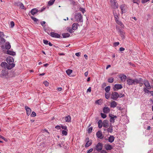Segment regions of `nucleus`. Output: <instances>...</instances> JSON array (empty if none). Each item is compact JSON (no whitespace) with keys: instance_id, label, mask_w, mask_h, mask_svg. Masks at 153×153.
Segmentation results:
<instances>
[{"instance_id":"obj_20","label":"nucleus","mask_w":153,"mask_h":153,"mask_svg":"<svg viewBox=\"0 0 153 153\" xmlns=\"http://www.w3.org/2000/svg\"><path fill=\"white\" fill-rule=\"evenodd\" d=\"M38 11V10L36 9V8H34L31 10L30 13L33 15H34Z\"/></svg>"},{"instance_id":"obj_34","label":"nucleus","mask_w":153,"mask_h":153,"mask_svg":"<svg viewBox=\"0 0 153 153\" xmlns=\"http://www.w3.org/2000/svg\"><path fill=\"white\" fill-rule=\"evenodd\" d=\"M72 70L71 69H68L66 71V73L68 75H70L72 72Z\"/></svg>"},{"instance_id":"obj_50","label":"nucleus","mask_w":153,"mask_h":153,"mask_svg":"<svg viewBox=\"0 0 153 153\" xmlns=\"http://www.w3.org/2000/svg\"><path fill=\"white\" fill-rule=\"evenodd\" d=\"M43 43L45 45H47L48 44V41L46 40H43Z\"/></svg>"},{"instance_id":"obj_15","label":"nucleus","mask_w":153,"mask_h":153,"mask_svg":"<svg viewBox=\"0 0 153 153\" xmlns=\"http://www.w3.org/2000/svg\"><path fill=\"white\" fill-rule=\"evenodd\" d=\"M15 66V64L14 63H12V64H7V68L8 70H10Z\"/></svg>"},{"instance_id":"obj_3","label":"nucleus","mask_w":153,"mask_h":153,"mask_svg":"<svg viewBox=\"0 0 153 153\" xmlns=\"http://www.w3.org/2000/svg\"><path fill=\"white\" fill-rule=\"evenodd\" d=\"M82 17L80 13H76L75 16V19L77 22H82Z\"/></svg>"},{"instance_id":"obj_9","label":"nucleus","mask_w":153,"mask_h":153,"mask_svg":"<svg viewBox=\"0 0 153 153\" xmlns=\"http://www.w3.org/2000/svg\"><path fill=\"white\" fill-rule=\"evenodd\" d=\"M143 83L147 89H151V86L147 80L144 81Z\"/></svg>"},{"instance_id":"obj_33","label":"nucleus","mask_w":153,"mask_h":153,"mask_svg":"<svg viewBox=\"0 0 153 153\" xmlns=\"http://www.w3.org/2000/svg\"><path fill=\"white\" fill-rule=\"evenodd\" d=\"M110 87L109 86H108L106 87L105 88V91L106 93H108L110 91Z\"/></svg>"},{"instance_id":"obj_47","label":"nucleus","mask_w":153,"mask_h":153,"mask_svg":"<svg viewBox=\"0 0 153 153\" xmlns=\"http://www.w3.org/2000/svg\"><path fill=\"white\" fill-rule=\"evenodd\" d=\"M92 129L93 128L92 127H90L89 128H88V133H90L91 132L92 130Z\"/></svg>"},{"instance_id":"obj_35","label":"nucleus","mask_w":153,"mask_h":153,"mask_svg":"<svg viewBox=\"0 0 153 153\" xmlns=\"http://www.w3.org/2000/svg\"><path fill=\"white\" fill-rule=\"evenodd\" d=\"M140 80L141 81L140 83H137V84H139L140 85V86L141 87V86H142V85L143 84V79H142L141 78H140L139 79H138V80Z\"/></svg>"},{"instance_id":"obj_19","label":"nucleus","mask_w":153,"mask_h":153,"mask_svg":"<svg viewBox=\"0 0 153 153\" xmlns=\"http://www.w3.org/2000/svg\"><path fill=\"white\" fill-rule=\"evenodd\" d=\"M114 138H115L113 136L110 135L108 138V142L110 143L113 142L114 140Z\"/></svg>"},{"instance_id":"obj_24","label":"nucleus","mask_w":153,"mask_h":153,"mask_svg":"<svg viewBox=\"0 0 153 153\" xmlns=\"http://www.w3.org/2000/svg\"><path fill=\"white\" fill-rule=\"evenodd\" d=\"M125 5H122L120 6V8L122 11V13H124L126 12L125 9Z\"/></svg>"},{"instance_id":"obj_16","label":"nucleus","mask_w":153,"mask_h":153,"mask_svg":"<svg viewBox=\"0 0 153 153\" xmlns=\"http://www.w3.org/2000/svg\"><path fill=\"white\" fill-rule=\"evenodd\" d=\"M7 66V64L5 62H2L1 64V66L2 68L3 69H6Z\"/></svg>"},{"instance_id":"obj_36","label":"nucleus","mask_w":153,"mask_h":153,"mask_svg":"<svg viewBox=\"0 0 153 153\" xmlns=\"http://www.w3.org/2000/svg\"><path fill=\"white\" fill-rule=\"evenodd\" d=\"M114 78H111L108 79V82L110 83H112L114 81Z\"/></svg>"},{"instance_id":"obj_17","label":"nucleus","mask_w":153,"mask_h":153,"mask_svg":"<svg viewBox=\"0 0 153 153\" xmlns=\"http://www.w3.org/2000/svg\"><path fill=\"white\" fill-rule=\"evenodd\" d=\"M109 125L108 123V121L106 120H104L103 122V126L105 128H108V127Z\"/></svg>"},{"instance_id":"obj_41","label":"nucleus","mask_w":153,"mask_h":153,"mask_svg":"<svg viewBox=\"0 0 153 153\" xmlns=\"http://www.w3.org/2000/svg\"><path fill=\"white\" fill-rule=\"evenodd\" d=\"M30 116L32 117H34L36 116V113L34 111H33L32 112Z\"/></svg>"},{"instance_id":"obj_14","label":"nucleus","mask_w":153,"mask_h":153,"mask_svg":"<svg viewBox=\"0 0 153 153\" xmlns=\"http://www.w3.org/2000/svg\"><path fill=\"white\" fill-rule=\"evenodd\" d=\"M25 108L27 112V115L28 116L30 114L31 112V109L26 106H25Z\"/></svg>"},{"instance_id":"obj_10","label":"nucleus","mask_w":153,"mask_h":153,"mask_svg":"<svg viewBox=\"0 0 153 153\" xmlns=\"http://www.w3.org/2000/svg\"><path fill=\"white\" fill-rule=\"evenodd\" d=\"M109 116L110 117V122L112 123H114V122L115 118H117V117L112 114H109Z\"/></svg>"},{"instance_id":"obj_52","label":"nucleus","mask_w":153,"mask_h":153,"mask_svg":"<svg viewBox=\"0 0 153 153\" xmlns=\"http://www.w3.org/2000/svg\"><path fill=\"white\" fill-rule=\"evenodd\" d=\"M119 44L120 43L119 42H115L114 43V46L116 47L119 45Z\"/></svg>"},{"instance_id":"obj_7","label":"nucleus","mask_w":153,"mask_h":153,"mask_svg":"<svg viewBox=\"0 0 153 153\" xmlns=\"http://www.w3.org/2000/svg\"><path fill=\"white\" fill-rule=\"evenodd\" d=\"M123 88L122 85L119 84H116L114 86V90L116 91L118 89H121Z\"/></svg>"},{"instance_id":"obj_23","label":"nucleus","mask_w":153,"mask_h":153,"mask_svg":"<svg viewBox=\"0 0 153 153\" xmlns=\"http://www.w3.org/2000/svg\"><path fill=\"white\" fill-rule=\"evenodd\" d=\"M117 105V102L115 101H113L111 103V107L113 108H114Z\"/></svg>"},{"instance_id":"obj_51","label":"nucleus","mask_w":153,"mask_h":153,"mask_svg":"<svg viewBox=\"0 0 153 153\" xmlns=\"http://www.w3.org/2000/svg\"><path fill=\"white\" fill-rule=\"evenodd\" d=\"M79 10L81 11L83 13H84L85 12V10L84 9L82 8H80Z\"/></svg>"},{"instance_id":"obj_53","label":"nucleus","mask_w":153,"mask_h":153,"mask_svg":"<svg viewBox=\"0 0 153 153\" xmlns=\"http://www.w3.org/2000/svg\"><path fill=\"white\" fill-rule=\"evenodd\" d=\"M150 0H142L141 2L142 3H145Z\"/></svg>"},{"instance_id":"obj_37","label":"nucleus","mask_w":153,"mask_h":153,"mask_svg":"<svg viewBox=\"0 0 153 153\" xmlns=\"http://www.w3.org/2000/svg\"><path fill=\"white\" fill-rule=\"evenodd\" d=\"M105 98L106 99H109V98L110 97V95L108 93L106 92L105 94Z\"/></svg>"},{"instance_id":"obj_32","label":"nucleus","mask_w":153,"mask_h":153,"mask_svg":"<svg viewBox=\"0 0 153 153\" xmlns=\"http://www.w3.org/2000/svg\"><path fill=\"white\" fill-rule=\"evenodd\" d=\"M31 19L34 22L38 24L37 22H39V20L33 16H31Z\"/></svg>"},{"instance_id":"obj_40","label":"nucleus","mask_w":153,"mask_h":153,"mask_svg":"<svg viewBox=\"0 0 153 153\" xmlns=\"http://www.w3.org/2000/svg\"><path fill=\"white\" fill-rule=\"evenodd\" d=\"M43 84L46 87L48 86L49 84V82L46 81L44 82Z\"/></svg>"},{"instance_id":"obj_1","label":"nucleus","mask_w":153,"mask_h":153,"mask_svg":"<svg viewBox=\"0 0 153 153\" xmlns=\"http://www.w3.org/2000/svg\"><path fill=\"white\" fill-rule=\"evenodd\" d=\"M141 80H138L137 79H132L130 78H127V83L128 85H133L137 84V83H140Z\"/></svg>"},{"instance_id":"obj_11","label":"nucleus","mask_w":153,"mask_h":153,"mask_svg":"<svg viewBox=\"0 0 153 153\" xmlns=\"http://www.w3.org/2000/svg\"><path fill=\"white\" fill-rule=\"evenodd\" d=\"M51 36L53 37H55L56 38H60V36L58 34L55 33L54 32H52L50 33Z\"/></svg>"},{"instance_id":"obj_4","label":"nucleus","mask_w":153,"mask_h":153,"mask_svg":"<svg viewBox=\"0 0 153 153\" xmlns=\"http://www.w3.org/2000/svg\"><path fill=\"white\" fill-rule=\"evenodd\" d=\"M119 94L116 92H113L111 94V98L116 100L119 97Z\"/></svg>"},{"instance_id":"obj_30","label":"nucleus","mask_w":153,"mask_h":153,"mask_svg":"<svg viewBox=\"0 0 153 153\" xmlns=\"http://www.w3.org/2000/svg\"><path fill=\"white\" fill-rule=\"evenodd\" d=\"M63 37L66 38L69 37L70 36V34L68 33H64L62 34Z\"/></svg>"},{"instance_id":"obj_62","label":"nucleus","mask_w":153,"mask_h":153,"mask_svg":"<svg viewBox=\"0 0 153 153\" xmlns=\"http://www.w3.org/2000/svg\"><path fill=\"white\" fill-rule=\"evenodd\" d=\"M119 97L121 98L122 97H124V94H122L120 93L119 94Z\"/></svg>"},{"instance_id":"obj_21","label":"nucleus","mask_w":153,"mask_h":153,"mask_svg":"<svg viewBox=\"0 0 153 153\" xmlns=\"http://www.w3.org/2000/svg\"><path fill=\"white\" fill-rule=\"evenodd\" d=\"M78 25V24L76 23H74L72 25V29L73 30H75L77 28V26Z\"/></svg>"},{"instance_id":"obj_57","label":"nucleus","mask_w":153,"mask_h":153,"mask_svg":"<svg viewBox=\"0 0 153 153\" xmlns=\"http://www.w3.org/2000/svg\"><path fill=\"white\" fill-rule=\"evenodd\" d=\"M100 102L99 100H96L95 102V103L96 104H100Z\"/></svg>"},{"instance_id":"obj_6","label":"nucleus","mask_w":153,"mask_h":153,"mask_svg":"<svg viewBox=\"0 0 153 153\" xmlns=\"http://www.w3.org/2000/svg\"><path fill=\"white\" fill-rule=\"evenodd\" d=\"M102 144L100 143H99L96 146V150L97 152H99L101 150L102 148Z\"/></svg>"},{"instance_id":"obj_45","label":"nucleus","mask_w":153,"mask_h":153,"mask_svg":"<svg viewBox=\"0 0 153 153\" xmlns=\"http://www.w3.org/2000/svg\"><path fill=\"white\" fill-rule=\"evenodd\" d=\"M143 91H145L146 93H148V92H150V91L149 90H148L147 88H143Z\"/></svg>"},{"instance_id":"obj_2","label":"nucleus","mask_w":153,"mask_h":153,"mask_svg":"<svg viewBox=\"0 0 153 153\" xmlns=\"http://www.w3.org/2000/svg\"><path fill=\"white\" fill-rule=\"evenodd\" d=\"M8 72L6 69H3L1 71V73L0 74V77L4 78H7L8 76Z\"/></svg>"},{"instance_id":"obj_39","label":"nucleus","mask_w":153,"mask_h":153,"mask_svg":"<svg viewBox=\"0 0 153 153\" xmlns=\"http://www.w3.org/2000/svg\"><path fill=\"white\" fill-rule=\"evenodd\" d=\"M62 134L65 135H66L67 134V132L65 130H63L62 131Z\"/></svg>"},{"instance_id":"obj_55","label":"nucleus","mask_w":153,"mask_h":153,"mask_svg":"<svg viewBox=\"0 0 153 153\" xmlns=\"http://www.w3.org/2000/svg\"><path fill=\"white\" fill-rule=\"evenodd\" d=\"M93 150V149L92 148L88 150L87 153H90V152H92Z\"/></svg>"},{"instance_id":"obj_54","label":"nucleus","mask_w":153,"mask_h":153,"mask_svg":"<svg viewBox=\"0 0 153 153\" xmlns=\"http://www.w3.org/2000/svg\"><path fill=\"white\" fill-rule=\"evenodd\" d=\"M61 127L62 128V129H63L65 130H67V127L66 126H61Z\"/></svg>"},{"instance_id":"obj_29","label":"nucleus","mask_w":153,"mask_h":153,"mask_svg":"<svg viewBox=\"0 0 153 153\" xmlns=\"http://www.w3.org/2000/svg\"><path fill=\"white\" fill-rule=\"evenodd\" d=\"M121 80L122 81H125V79H126V75L123 74L120 77Z\"/></svg>"},{"instance_id":"obj_46","label":"nucleus","mask_w":153,"mask_h":153,"mask_svg":"<svg viewBox=\"0 0 153 153\" xmlns=\"http://www.w3.org/2000/svg\"><path fill=\"white\" fill-rule=\"evenodd\" d=\"M21 2H16L14 3V4L15 5L19 6L21 4Z\"/></svg>"},{"instance_id":"obj_26","label":"nucleus","mask_w":153,"mask_h":153,"mask_svg":"<svg viewBox=\"0 0 153 153\" xmlns=\"http://www.w3.org/2000/svg\"><path fill=\"white\" fill-rule=\"evenodd\" d=\"M92 143V141L91 140H90V141H87L85 145V147H88L89 146H90Z\"/></svg>"},{"instance_id":"obj_63","label":"nucleus","mask_w":153,"mask_h":153,"mask_svg":"<svg viewBox=\"0 0 153 153\" xmlns=\"http://www.w3.org/2000/svg\"><path fill=\"white\" fill-rule=\"evenodd\" d=\"M1 41L3 42H5V39L4 38H1Z\"/></svg>"},{"instance_id":"obj_42","label":"nucleus","mask_w":153,"mask_h":153,"mask_svg":"<svg viewBox=\"0 0 153 153\" xmlns=\"http://www.w3.org/2000/svg\"><path fill=\"white\" fill-rule=\"evenodd\" d=\"M119 31H120V35L121 36L122 39H124V34L123 33H122V31L120 30H119Z\"/></svg>"},{"instance_id":"obj_27","label":"nucleus","mask_w":153,"mask_h":153,"mask_svg":"<svg viewBox=\"0 0 153 153\" xmlns=\"http://www.w3.org/2000/svg\"><path fill=\"white\" fill-rule=\"evenodd\" d=\"M65 119L66 122H70L71 120V116L70 115H68L65 117Z\"/></svg>"},{"instance_id":"obj_60","label":"nucleus","mask_w":153,"mask_h":153,"mask_svg":"<svg viewBox=\"0 0 153 153\" xmlns=\"http://www.w3.org/2000/svg\"><path fill=\"white\" fill-rule=\"evenodd\" d=\"M41 25L43 26L44 25H45V21H43V22H41Z\"/></svg>"},{"instance_id":"obj_25","label":"nucleus","mask_w":153,"mask_h":153,"mask_svg":"<svg viewBox=\"0 0 153 153\" xmlns=\"http://www.w3.org/2000/svg\"><path fill=\"white\" fill-rule=\"evenodd\" d=\"M11 47V46L10 43L9 42H6L5 43V48L7 50L9 49Z\"/></svg>"},{"instance_id":"obj_18","label":"nucleus","mask_w":153,"mask_h":153,"mask_svg":"<svg viewBox=\"0 0 153 153\" xmlns=\"http://www.w3.org/2000/svg\"><path fill=\"white\" fill-rule=\"evenodd\" d=\"M103 112L105 113H107L110 111V109L108 107H105L103 109Z\"/></svg>"},{"instance_id":"obj_44","label":"nucleus","mask_w":153,"mask_h":153,"mask_svg":"<svg viewBox=\"0 0 153 153\" xmlns=\"http://www.w3.org/2000/svg\"><path fill=\"white\" fill-rule=\"evenodd\" d=\"M101 117L103 118H105L106 117V115L103 113H101Z\"/></svg>"},{"instance_id":"obj_59","label":"nucleus","mask_w":153,"mask_h":153,"mask_svg":"<svg viewBox=\"0 0 153 153\" xmlns=\"http://www.w3.org/2000/svg\"><path fill=\"white\" fill-rule=\"evenodd\" d=\"M91 87H89L88 89L87 92H91Z\"/></svg>"},{"instance_id":"obj_22","label":"nucleus","mask_w":153,"mask_h":153,"mask_svg":"<svg viewBox=\"0 0 153 153\" xmlns=\"http://www.w3.org/2000/svg\"><path fill=\"white\" fill-rule=\"evenodd\" d=\"M7 53L12 56H14L16 55V53L15 52L9 50H7Z\"/></svg>"},{"instance_id":"obj_58","label":"nucleus","mask_w":153,"mask_h":153,"mask_svg":"<svg viewBox=\"0 0 153 153\" xmlns=\"http://www.w3.org/2000/svg\"><path fill=\"white\" fill-rule=\"evenodd\" d=\"M119 50L120 51H122L125 50V48L123 47H121L120 48Z\"/></svg>"},{"instance_id":"obj_28","label":"nucleus","mask_w":153,"mask_h":153,"mask_svg":"<svg viewBox=\"0 0 153 153\" xmlns=\"http://www.w3.org/2000/svg\"><path fill=\"white\" fill-rule=\"evenodd\" d=\"M98 127L99 128H101L103 125V123L102 121L101 120H99L98 122Z\"/></svg>"},{"instance_id":"obj_8","label":"nucleus","mask_w":153,"mask_h":153,"mask_svg":"<svg viewBox=\"0 0 153 153\" xmlns=\"http://www.w3.org/2000/svg\"><path fill=\"white\" fill-rule=\"evenodd\" d=\"M6 61L8 64H12L13 63L14 59L12 57L10 56L7 58Z\"/></svg>"},{"instance_id":"obj_5","label":"nucleus","mask_w":153,"mask_h":153,"mask_svg":"<svg viewBox=\"0 0 153 153\" xmlns=\"http://www.w3.org/2000/svg\"><path fill=\"white\" fill-rule=\"evenodd\" d=\"M110 2L111 3V5L115 9L117 8L118 5L116 0H110Z\"/></svg>"},{"instance_id":"obj_31","label":"nucleus","mask_w":153,"mask_h":153,"mask_svg":"<svg viewBox=\"0 0 153 153\" xmlns=\"http://www.w3.org/2000/svg\"><path fill=\"white\" fill-rule=\"evenodd\" d=\"M55 0H51L50 1H49L48 2V4L49 6H51L52 5L54 1Z\"/></svg>"},{"instance_id":"obj_43","label":"nucleus","mask_w":153,"mask_h":153,"mask_svg":"<svg viewBox=\"0 0 153 153\" xmlns=\"http://www.w3.org/2000/svg\"><path fill=\"white\" fill-rule=\"evenodd\" d=\"M107 130L108 132L111 133L113 131V128H109L107 129Z\"/></svg>"},{"instance_id":"obj_56","label":"nucleus","mask_w":153,"mask_h":153,"mask_svg":"<svg viewBox=\"0 0 153 153\" xmlns=\"http://www.w3.org/2000/svg\"><path fill=\"white\" fill-rule=\"evenodd\" d=\"M117 109L120 111H121L123 110V108L121 107L117 106Z\"/></svg>"},{"instance_id":"obj_64","label":"nucleus","mask_w":153,"mask_h":153,"mask_svg":"<svg viewBox=\"0 0 153 153\" xmlns=\"http://www.w3.org/2000/svg\"><path fill=\"white\" fill-rule=\"evenodd\" d=\"M100 153H107L106 151L105 150H102Z\"/></svg>"},{"instance_id":"obj_49","label":"nucleus","mask_w":153,"mask_h":153,"mask_svg":"<svg viewBox=\"0 0 153 153\" xmlns=\"http://www.w3.org/2000/svg\"><path fill=\"white\" fill-rule=\"evenodd\" d=\"M10 25L12 27H13L14 26V25H15L14 22L13 21H11L10 22Z\"/></svg>"},{"instance_id":"obj_12","label":"nucleus","mask_w":153,"mask_h":153,"mask_svg":"<svg viewBox=\"0 0 153 153\" xmlns=\"http://www.w3.org/2000/svg\"><path fill=\"white\" fill-rule=\"evenodd\" d=\"M96 135L97 137L100 139L102 138L103 137L102 132L100 131H99L97 132Z\"/></svg>"},{"instance_id":"obj_38","label":"nucleus","mask_w":153,"mask_h":153,"mask_svg":"<svg viewBox=\"0 0 153 153\" xmlns=\"http://www.w3.org/2000/svg\"><path fill=\"white\" fill-rule=\"evenodd\" d=\"M118 25H119L120 26H121L122 27H123L124 25L122 22L120 21H118V22H116Z\"/></svg>"},{"instance_id":"obj_48","label":"nucleus","mask_w":153,"mask_h":153,"mask_svg":"<svg viewBox=\"0 0 153 153\" xmlns=\"http://www.w3.org/2000/svg\"><path fill=\"white\" fill-rule=\"evenodd\" d=\"M19 6L20 7V8H21L22 9H25L24 6L23 5V4L22 3H21V4H20V5Z\"/></svg>"},{"instance_id":"obj_61","label":"nucleus","mask_w":153,"mask_h":153,"mask_svg":"<svg viewBox=\"0 0 153 153\" xmlns=\"http://www.w3.org/2000/svg\"><path fill=\"white\" fill-rule=\"evenodd\" d=\"M60 127H60V126L57 125V126H56V127H55V128H57V129H60Z\"/></svg>"},{"instance_id":"obj_13","label":"nucleus","mask_w":153,"mask_h":153,"mask_svg":"<svg viewBox=\"0 0 153 153\" xmlns=\"http://www.w3.org/2000/svg\"><path fill=\"white\" fill-rule=\"evenodd\" d=\"M105 148L106 150H111L113 149V147L111 145L109 144H106L105 145Z\"/></svg>"}]
</instances>
